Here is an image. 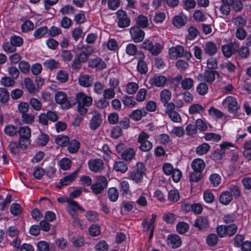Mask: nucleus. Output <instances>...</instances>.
<instances>
[{
    "mask_svg": "<svg viewBox=\"0 0 251 251\" xmlns=\"http://www.w3.org/2000/svg\"><path fill=\"white\" fill-rule=\"evenodd\" d=\"M146 168L143 163L138 162L129 174L128 178L138 183L142 182L143 177L145 175Z\"/></svg>",
    "mask_w": 251,
    "mask_h": 251,
    "instance_id": "nucleus-1",
    "label": "nucleus"
},
{
    "mask_svg": "<svg viewBox=\"0 0 251 251\" xmlns=\"http://www.w3.org/2000/svg\"><path fill=\"white\" fill-rule=\"evenodd\" d=\"M108 181L104 176H99L96 178L95 182L91 185V189L95 195L101 194L107 187Z\"/></svg>",
    "mask_w": 251,
    "mask_h": 251,
    "instance_id": "nucleus-2",
    "label": "nucleus"
},
{
    "mask_svg": "<svg viewBox=\"0 0 251 251\" xmlns=\"http://www.w3.org/2000/svg\"><path fill=\"white\" fill-rule=\"evenodd\" d=\"M20 138L19 140L22 146L27 147L30 144L31 130L28 126L20 127L18 130Z\"/></svg>",
    "mask_w": 251,
    "mask_h": 251,
    "instance_id": "nucleus-3",
    "label": "nucleus"
},
{
    "mask_svg": "<svg viewBox=\"0 0 251 251\" xmlns=\"http://www.w3.org/2000/svg\"><path fill=\"white\" fill-rule=\"evenodd\" d=\"M141 47L149 50L153 55H158L162 49V46L159 43H156L153 45L152 42L148 39L142 43Z\"/></svg>",
    "mask_w": 251,
    "mask_h": 251,
    "instance_id": "nucleus-4",
    "label": "nucleus"
},
{
    "mask_svg": "<svg viewBox=\"0 0 251 251\" xmlns=\"http://www.w3.org/2000/svg\"><path fill=\"white\" fill-rule=\"evenodd\" d=\"M149 135L142 132L138 135V142L140 144L139 149L143 151H149L152 147V143L149 141Z\"/></svg>",
    "mask_w": 251,
    "mask_h": 251,
    "instance_id": "nucleus-5",
    "label": "nucleus"
},
{
    "mask_svg": "<svg viewBox=\"0 0 251 251\" xmlns=\"http://www.w3.org/2000/svg\"><path fill=\"white\" fill-rule=\"evenodd\" d=\"M116 15L118 19V25L121 28H125L130 25V20L126 12L124 10H119Z\"/></svg>",
    "mask_w": 251,
    "mask_h": 251,
    "instance_id": "nucleus-6",
    "label": "nucleus"
},
{
    "mask_svg": "<svg viewBox=\"0 0 251 251\" xmlns=\"http://www.w3.org/2000/svg\"><path fill=\"white\" fill-rule=\"evenodd\" d=\"M166 81L167 78L165 76L155 75L149 78V83L151 87L153 86L162 87L165 85Z\"/></svg>",
    "mask_w": 251,
    "mask_h": 251,
    "instance_id": "nucleus-7",
    "label": "nucleus"
},
{
    "mask_svg": "<svg viewBox=\"0 0 251 251\" xmlns=\"http://www.w3.org/2000/svg\"><path fill=\"white\" fill-rule=\"evenodd\" d=\"M145 58V56L143 52L139 51L137 53L136 58L138 60L137 68L138 71L141 74H146L148 71V65L144 61Z\"/></svg>",
    "mask_w": 251,
    "mask_h": 251,
    "instance_id": "nucleus-8",
    "label": "nucleus"
},
{
    "mask_svg": "<svg viewBox=\"0 0 251 251\" xmlns=\"http://www.w3.org/2000/svg\"><path fill=\"white\" fill-rule=\"evenodd\" d=\"M88 164L90 170L95 173L100 172L103 169V161L99 158L90 160Z\"/></svg>",
    "mask_w": 251,
    "mask_h": 251,
    "instance_id": "nucleus-9",
    "label": "nucleus"
},
{
    "mask_svg": "<svg viewBox=\"0 0 251 251\" xmlns=\"http://www.w3.org/2000/svg\"><path fill=\"white\" fill-rule=\"evenodd\" d=\"M130 33L134 42L138 43L143 41L145 32L138 26H134L130 28Z\"/></svg>",
    "mask_w": 251,
    "mask_h": 251,
    "instance_id": "nucleus-10",
    "label": "nucleus"
},
{
    "mask_svg": "<svg viewBox=\"0 0 251 251\" xmlns=\"http://www.w3.org/2000/svg\"><path fill=\"white\" fill-rule=\"evenodd\" d=\"M223 104L228 108V111L231 112L236 111L239 108V105L236 99L232 97H227L224 100Z\"/></svg>",
    "mask_w": 251,
    "mask_h": 251,
    "instance_id": "nucleus-11",
    "label": "nucleus"
},
{
    "mask_svg": "<svg viewBox=\"0 0 251 251\" xmlns=\"http://www.w3.org/2000/svg\"><path fill=\"white\" fill-rule=\"evenodd\" d=\"M88 66L95 69L97 71H100L106 68V64L101 58L96 57L88 61Z\"/></svg>",
    "mask_w": 251,
    "mask_h": 251,
    "instance_id": "nucleus-12",
    "label": "nucleus"
},
{
    "mask_svg": "<svg viewBox=\"0 0 251 251\" xmlns=\"http://www.w3.org/2000/svg\"><path fill=\"white\" fill-rule=\"evenodd\" d=\"M216 74H218L216 71L207 69L205 71L203 74H200L198 76V78L211 83L215 80Z\"/></svg>",
    "mask_w": 251,
    "mask_h": 251,
    "instance_id": "nucleus-13",
    "label": "nucleus"
},
{
    "mask_svg": "<svg viewBox=\"0 0 251 251\" xmlns=\"http://www.w3.org/2000/svg\"><path fill=\"white\" fill-rule=\"evenodd\" d=\"M230 146H231V144L227 142H225L221 144V149L215 151L211 154V157L215 160H221L223 157V155L225 154L226 149Z\"/></svg>",
    "mask_w": 251,
    "mask_h": 251,
    "instance_id": "nucleus-14",
    "label": "nucleus"
},
{
    "mask_svg": "<svg viewBox=\"0 0 251 251\" xmlns=\"http://www.w3.org/2000/svg\"><path fill=\"white\" fill-rule=\"evenodd\" d=\"M77 103L78 105L89 106L92 102V98L86 96L84 93L80 92L76 95Z\"/></svg>",
    "mask_w": 251,
    "mask_h": 251,
    "instance_id": "nucleus-15",
    "label": "nucleus"
},
{
    "mask_svg": "<svg viewBox=\"0 0 251 251\" xmlns=\"http://www.w3.org/2000/svg\"><path fill=\"white\" fill-rule=\"evenodd\" d=\"M194 226L200 230H203L209 226V221L207 217L200 216L195 221Z\"/></svg>",
    "mask_w": 251,
    "mask_h": 251,
    "instance_id": "nucleus-16",
    "label": "nucleus"
},
{
    "mask_svg": "<svg viewBox=\"0 0 251 251\" xmlns=\"http://www.w3.org/2000/svg\"><path fill=\"white\" fill-rule=\"evenodd\" d=\"M102 123L101 114L98 112H95L94 115L90 122V127L95 130L100 126Z\"/></svg>",
    "mask_w": 251,
    "mask_h": 251,
    "instance_id": "nucleus-17",
    "label": "nucleus"
},
{
    "mask_svg": "<svg viewBox=\"0 0 251 251\" xmlns=\"http://www.w3.org/2000/svg\"><path fill=\"white\" fill-rule=\"evenodd\" d=\"M93 80V77L92 76L86 74L81 75L78 77L79 85L85 87L92 86Z\"/></svg>",
    "mask_w": 251,
    "mask_h": 251,
    "instance_id": "nucleus-18",
    "label": "nucleus"
},
{
    "mask_svg": "<svg viewBox=\"0 0 251 251\" xmlns=\"http://www.w3.org/2000/svg\"><path fill=\"white\" fill-rule=\"evenodd\" d=\"M168 244L173 248L179 247L182 243L181 240L179 236L176 234H171L167 238Z\"/></svg>",
    "mask_w": 251,
    "mask_h": 251,
    "instance_id": "nucleus-19",
    "label": "nucleus"
},
{
    "mask_svg": "<svg viewBox=\"0 0 251 251\" xmlns=\"http://www.w3.org/2000/svg\"><path fill=\"white\" fill-rule=\"evenodd\" d=\"M169 54L171 57L173 58L180 57L184 54L183 47L180 46L172 47L169 50Z\"/></svg>",
    "mask_w": 251,
    "mask_h": 251,
    "instance_id": "nucleus-20",
    "label": "nucleus"
},
{
    "mask_svg": "<svg viewBox=\"0 0 251 251\" xmlns=\"http://www.w3.org/2000/svg\"><path fill=\"white\" fill-rule=\"evenodd\" d=\"M218 49L216 45L213 42L209 41L205 43L204 47L205 53L210 56H212L216 53Z\"/></svg>",
    "mask_w": 251,
    "mask_h": 251,
    "instance_id": "nucleus-21",
    "label": "nucleus"
},
{
    "mask_svg": "<svg viewBox=\"0 0 251 251\" xmlns=\"http://www.w3.org/2000/svg\"><path fill=\"white\" fill-rule=\"evenodd\" d=\"M191 167L193 171L202 173L205 167V163L202 159L197 158L192 161Z\"/></svg>",
    "mask_w": 251,
    "mask_h": 251,
    "instance_id": "nucleus-22",
    "label": "nucleus"
},
{
    "mask_svg": "<svg viewBox=\"0 0 251 251\" xmlns=\"http://www.w3.org/2000/svg\"><path fill=\"white\" fill-rule=\"evenodd\" d=\"M37 248L39 251H55V247L53 244L41 241L38 243Z\"/></svg>",
    "mask_w": 251,
    "mask_h": 251,
    "instance_id": "nucleus-23",
    "label": "nucleus"
},
{
    "mask_svg": "<svg viewBox=\"0 0 251 251\" xmlns=\"http://www.w3.org/2000/svg\"><path fill=\"white\" fill-rule=\"evenodd\" d=\"M232 200V195L228 191L223 192L219 197L220 202L224 205L228 204Z\"/></svg>",
    "mask_w": 251,
    "mask_h": 251,
    "instance_id": "nucleus-24",
    "label": "nucleus"
},
{
    "mask_svg": "<svg viewBox=\"0 0 251 251\" xmlns=\"http://www.w3.org/2000/svg\"><path fill=\"white\" fill-rule=\"evenodd\" d=\"M9 149L12 154H16L19 152L20 149H25L27 147L22 146L21 145V142L19 140V142H11L9 145Z\"/></svg>",
    "mask_w": 251,
    "mask_h": 251,
    "instance_id": "nucleus-25",
    "label": "nucleus"
},
{
    "mask_svg": "<svg viewBox=\"0 0 251 251\" xmlns=\"http://www.w3.org/2000/svg\"><path fill=\"white\" fill-rule=\"evenodd\" d=\"M78 170H79L77 169L72 174L65 176L62 179H60V184H62V185H67L70 184L71 182L74 181V180L78 174Z\"/></svg>",
    "mask_w": 251,
    "mask_h": 251,
    "instance_id": "nucleus-26",
    "label": "nucleus"
},
{
    "mask_svg": "<svg viewBox=\"0 0 251 251\" xmlns=\"http://www.w3.org/2000/svg\"><path fill=\"white\" fill-rule=\"evenodd\" d=\"M172 93L168 89H164L160 92V98L161 101L166 106L168 102L171 100Z\"/></svg>",
    "mask_w": 251,
    "mask_h": 251,
    "instance_id": "nucleus-27",
    "label": "nucleus"
},
{
    "mask_svg": "<svg viewBox=\"0 0 251 251\" xmlns=\"http://www.w3.org/2000/svg\"><path fill=\"white\" fill-rule=\"evenodd\" d=\"M136 26L140 28H145L149 25L148 20L147 17L142 15L138 16L136 19Z\"/></svg>",
    "mask_w": 251,
    "mask_h": 251,
    "instance_id": "nucleus-28",
    "label": "nucleus"
},
{
    "mask_svg": "<svg viewBox=\"0 0 251 251\" xmlns=\"http://www.w3.org/2000/svg\"><path fill=\"white\" fill-rule=\"evenodd\" d=\"M113 168L116 172H120L122 173H125L128 170L127 164L121 161L115 162L113 165Z\"/></svg>",
    "mask_w": 251,
    "mask_h": 251,
    "instance_id": "nucleus-29",
    "label": "nucleus"
},
{
    "mask_svg": "<svg viewBox=\"0 0 251 251\" xmlns=\"http://www.w3.org/2000/svg\"><path fill=\"white\" fill-rule=\"evenodd\" d=\"M67 96L63 92H57L55 95V99L56 103L60 104H64L67 100Z\"/></svg>",
    "mask_w": 251,
    "mask_h": 251,
    "instance_id": "nucleus-30",
    "label": "nucleus"
},
{
    "mask_svg": "<svg viewBox=\"0 0 251 251\" xmlns=\"http://www.w3.org/2000/svg\"><path fill=\"white\" fill-rule=\"evenodd\" d=\"M146 113V112L145 111H143L140 109H136L133 110L129 115V117L134 121H139L142 118L143 116H145Z\"/></svg>",
    "mask_w": 251,
    "mask_h": 251,
    "instance_id": "nucleus-31",
    "label": "nucleus"
},
{
    "mask_svg": "<svg viewBox=\"0 0 251 251\" xmlns=\"http://www.w3.org/2000/svg\"><path fill=\"white\" fill-rule=\"evenodd\" d=\"M80 143L75 140H72L68 145V150L71 153L76 152L79 148Z\"/></svg>",
    "mask_w": 251,
    "mask_h": 251,
    "instance_id": "nucleus-32",
    "label": "nucleus"
},
{
    "mask_svg": "<svg viewBox=\"0 0 251 251\" xmlns=\"http://www.w3.org/2000/svg\"><path fill=\"white\" fill-rule=\"evenodd\" d=\"M210 146L207 143H202L199 145L196 150V153L200 155H203L206 154L209 150Z\"/></svg>",
    "mask_w": 251,
    "mask_h": 251,
    "instance_id": "nucleus-33",
    "label": "nucleus"
},
{
    "mask_svg": "<svg viewBox=\"0 0 251 251\" xmlns=\"http://www.w3.org/2000/svg\"><path fill=\"white\" fill-rule=\"evenodd\" d=\"M194 81L191 78H185L181 81V87L184 90H189L194 86Z\"/></svg>",
    "mask_w": 251,
    "mask_h": 251,
    "instance_id": "nucleus-34",
    "label": "nucleus"
},
{
    "mask_svg": "<svg viewBox=\"0 0 251 251\" xmlns=\"http://www.w3.org/2000/svg\"><path fill=\"white\" fill-rule=\"evenodd\" d=\"M208 90V86L205 82H201L197 86V92L201 96L207 94Z\"/></svg>",
    "mask_w": 251,
    "mask_h": 251,
    "instance_id": "nucleus-35",
    "label": "nucleus"
},
{
    "mask_svg": "<svg viewBox=\"0 0 251 251\" xmlns=\"http://www.w3.org/2000/svg\"><path fill=\"white\" fill-rule=\"evenodd\" d=\"M108 197L110 201H116L119 197L118 190L114 187L110 188L108 190Z\"/></svg>",
    "mask_w": 251,
    "mask_h": 251,
    "instance_id": "nucleus-36",
    "label": "nucleus"
},
{
    "mask_svg": "<svg viewBox=\"0 0 251 251\" xmlns=\"http://www.w3.org/2000/svg\"><path fill=\"white\" fill-rule=\"evenodd\" d=\"M122 157L124 160H130L135 156V152L133 149L128 148L124 152L122 153Z\"/></svg>",
    "mask_w": 251,
    "mask_h": 251,
    "instance_id": "nucleus-37",
    "label": "nucleus"
},
{
    "mask_svg": "<svg viewBox=\"0 0 251 251\" xmlns=\"http://www.w3.org/2000/svg\"><path fill=\"white\" fill-rule=\"evenodd\" d=\"M9 99V94L5 88H0V101L6 103Z\"/></svg>",
    "mask_w": 251,
    "mask_h": 251,
    "instance_id": "nucleus-38",
    "label": "nucleus"
},
{
    "mask_svg": "<svg viewBox=\"0 0 251 251\" xmlns=\"http://www.w3.org/2000/svg\"><path fill=\"white\" fill-rule=\"evenodd\" d=\"M25 84L26 88L28 90L29 93H35L36 90L33 81L29 77H26L25 79Z\"/></svg>",
    "mask_w": 251,
    "mask_h": 251,
    "instance_id": "nucleus-39",
    "label": "nucleus"
},
{
    "mask_svg": "<svg viewBox=\"0 0 251 251\" xmlns=\"http://www.w3.org/2000/svg\"><path fill=\"white\" fill-rule=\"evenodd\" d=\"M236 38L240 40H244L247 35V33L243 27H238L235 33Z\"/></svg>",
    "mask_w": 251,
    "mask_h": 251,
    "instance_id": "nucleus-40",
    "label": "nucleus"
},
{
    "mask_svg": "<svg viewBox=\"0 0 251 251\" xmlns=\"http://www.w3.org/2000/svg\"><path fill=\"white\" fill-rule=\"evenodd\" d=\"M206 240L209 246H214L218 242V238L215 234L211 233L206 237Z\"/></svg>",
    "mask_w": 251,
    "mask_h": 251,
    "instance_id": "nucleus-41",
    "label": "nucleus"
},
{
    "mask_svg": "<svg viewBox=\"0 0 251 251\" xmlns=\"http://www.w3.org/2000/svg\"><path fill=\"white\" fill-rule=\"evenodd\" d=\"M122 101L124 105L130 108L133 107L136 104V102L134 100L133 98L129 96L123 97Z\"/></svg>",
    "mask_w": 251,
    "mask_h": 251,
    "instance_id": "nucleus-42",
    "label": "nucleus"
},
{
    "mask_svg": "<svg viewBox=\"0 0 251 251\" xmlns=\"http://www.w3.org/2000/svg\"><path fill=\"white\" fill-rule=\"evenodd\" d=\"M22 211L20 204L17 203H12L10 206V212L14 216L19 215Z\"/></svg>",
    "mask_w": 251,
    "mask_h": 251,
    "instance_id": "nucleus-43",
    "label": "nucleus"
},
{
    "mask_svg": "<svg viewBox=\"0 0 251 251\" xmlns=\"http://www.w3.org/2000/svg\"><path fill=\"white\" fill-rule=\"evenodd\" d=\"M48 32V29L47 26H42L39 27L34 32V36L36 38H40L45 35Z\"/></svg>",
    "mask_w": 251,
    "mask_h": 251,
    "instance_id": "nucleus-44",
    "label": "nucleus"
},
{
    "mask_svg": "<svg viewBox=\"0 0 251 251\" xmlns=\"http://www.w3.org/2000/svg\"><path fill=\"white\" fill-rule=\"evenodd\" d=\"M202 176V173L193 171L189 175V179L191 182H196L200 181Z\"/></svg>",
    "mask_w": 251,
    "mask_h": 251,
    "instance_id": "nucleus-45",
    "label": "nucleus"
},
{
    "mask_svg": "<svg viewBox=\"0 0 251 251\" xmlns=\"http://www.w3.org/2000/svg\"><path fill=\"white\" fill-rule=\"evenodd\" d=\"M5 133L10 136H13L18 132L17 128L13 125H8L4 128Z\"/></svg>",
    "mask_w": 251,
    "mask_h": 251,
    "instance_id": "nucleus-46",
    "label": "nucleus"
},
{
    "mask_svg": "<svg viewBox=\"0 0 251 251\" xmlns=\"http://www.w3.org/2000/svg\"><path fill=\"white\" fill-rule=\"evenodd\" d=\"M220 135L214 133H207L205 135V139L206 141L217 142L221 140Z\"/></svg>",
    "mask_w": 251,
    "mask_h": 251,
    "instance_id": "nucleus-47",
    "label": "nucleus"
},
{
    "mask_svg": "<svg viewBox=\"0 0 251 251\" xmlns=\"http://www.w3.org/2000/svg\"><path fill=\"white\" fill-rule=\"evenodd\" d=\"M56 77L60 82L65 83L68 80L69 76L66 72L61 70L57 73Z\"/></svg>",
    "mask_w": 251,
    "mask_h": 251,
    "instance_id": "nucleus-48",
    "label": "nucleus"
},
{
    "mask_svg": "<svg viewBox=\"0 0 251 251\" xmlns=\"http://www.w3.org/2000/svg\"><path fill=\"white\" fill-rule=\"evenodd\" d=\"M138 88V84L135 82H129L126 85V92L130 95L134 94Z\"/></svg>",
    "mask_w": 251,
    "mask_h": 251,
    "instance_id": "nucleus-49",
    "label": "nucleus"
},
{
    "mask_svg": "<svg viewBox=\"0 0 251 251\" xmlns=\"http://www.w3.org/2000/svg\"><path fill=\"white\" fill-rule=\"evenodd\" d=\"M49 137L48 135L44 133H41L37 139V144L42 146H44L47 145L49 142Z\"/></svg>",
    "mask_w": 251,
    "mask_h": 251,
    "instance_id": "nucleus-50",
    "label": "nucleus"
},
{
    "mask_svg": "<svg viewBox=\"0 0 251 251\" xmlns=\"http://www.w3.org/2000/svg\"><path fill=\"white\" fill-rule=\"evenodd\" d=\"M35 119V116L32 114H28L26 113L22 115V121L26 124H32Z\"/></svg>",
    "mask_w": 251,
    "mask_h": 251,
    "instance_id": "nucleus-51",
    "label": "nucleus"
},
{
    "mask_svg": "<svg viewBox=\"0 0 251 251\" xmlns=\"http://www.w3.org/2000/svg\"><path fill=\"white\" fill-rule=\"evenodd\" d=\"M19 67L21 72L25 74L29 73L30 69L29 64L25 61H22L19 63Z\"/></svg>",
    "mask_w": 251,
    "mask_h": 251,
    "instance_id": "nucleus-52",
    "label": "nucleus"
},
{
    "mask_svg": "<svg viewBox=\"0 0 251 251\" xmlns=\"http://www.w3.org/2000/svg\"><path fill=\"white\" fill-rule=\"evenodd\" d=\"M188 31L189 33L188 39L190 40L194 39L199 34V30L193 26H190L188 28Z\"/></svg>",
    "mask_w": 251,
    "mask_h": 251,
    "instance_id": "nucleus-53",
    "label": "nucleus"
},
{
    "mask_svg": "<svg viewBox=\"0 0 251 251\" xmlns=\"http://www.w3.org/2000/svg\"><path fill=\"white\" fill-rule=\"evenodd\" d=\"M188 225L184 222H180L176 226L177 231L181 234L185 233L188 231Z\"/></svg>",
    "mask_w": 251,
    "mask_h": 251,
    "instance_id": "nucleus-54",
    "label": "nucleus"
},
{
    "mask_svg": "<svg viewBox=\"0 0 251 251\" xmlns=\"http://www.w3.org/2000/svg\"><path fill=\"white\" fill-rule=\"evenodd\" d=\"M209 179L214 186H217L220 184L221 178L219 175L213 174L210 176Z\"/></svg>",
    "mask_w": 251,
    "mask_h": 251,
    "instance_id": "nucleus-55",
    "label": "nucleus"
},
{
    "mask_svg": "<svg viewBox=\"0 0 251 251\" xmlns=\"http://www.w3.org/2000/svg\"><path fill=\"white\" fill-rule=\"evenodd\" d=\"M218 67V62L217 59L211 57L207 60V67L208 70H213Z\"/></svg>",
    "mask_w": 251,
    "mask_h": 251,
    "instance_id": "nucleus-56",
    "label": "nucleus"
},
{
    "mask_svg": "<svg viewBox=\"0 0 251 251\" xmlns=\"http://www.w3.org/2000/svg\"><path fill=\"white\" fill-rule=\"evenodd\" d=\"M60 165L63 170H67L71 168V161L69 158H63L60 161Z\"/></svg>",
    "mask_w": 251,
    "mask_h": 251,
    "instance_id": "nucleus-57",
    "label": "nucleus"
},
{
    "mask_svg": "<svg viewBox=\"0 0 251 251\" xmlns=\"http://www.w3.org/2000/svg\"><path fill=\"white\" fill-rule=\"evenodd\" d=\"M168 199L172 201H177L179 199V195L177 190H172L169 192Z\"/></svg>",
    "mask_w": 251,
    "mask_h": 251,
    "instance_id": "nucleus-58",
    "label": "nucleus"
},
{
    "mask_svg": "<svg viewBox=\"0 0 251 251\" xmlns=\"http://www.w3.org/2000/svg\"><path fill=\"white\" fill-rule=\"evenodd\" d=\"M238 55L242 58H246L250 54V49L247 47H242L238 51Z\"/></svg>",
    "mask_w": 251,
    "mask_h": 251,
    "instance_id": "nucleus-59",
    "label": "nucleus"
},
{
    "mask_svg": "<svg viewBox=\"0 0 251 251\" xmlns=\"http://www.w3.org/2000/svg\"><path fill=\"white\" fill-rule=\"evenodd\" d=\"M103 98L106 100L111 99L115 97V91L112 88H108L104 90L103 92Z\"/></svg>",
    "mask_w": 251,
    "mask_h": 251,
    "instance_id": "nucleus-60",
    "label": "nucleus"
},
{
    "mask_svg": "<svg viewBox=\"0 0 251 251\" xmlns=\"http://www.w3.org/2000/svg\"><path fill=\"white\" fill-rule=\"evenodd\" d=\"M238 227L235 224H231L226 226V235L229 236H232L237 232Z\"/></svg>",
    "mask_w": 251,
    "mask_h": 251,
    "instance_id": "nucleus-61",
    "label": "nucleus"
},
{
    "mask_svg": "<svg viewBox=\"0 0 251 251\" xmlns=\"http://www.w3.org/2000/svg\"><path fill=\"white\" fill-rule=\"evenodd\" d=\"M10 42L16 48L17 47H20L23 45V39L17 36H13L10 38Z\"/></svg>",
    "mask_w": 251,
    "mask_h": 251,
    "instance_id": "nucleus-62",
    "label": "nucleus"
},
{
    "mask_svg": "<svg viewBox=\"0 0 251 251\" xmlns=\"http://www.w3.org/2000/svg\"><path fill=\"white\" fill-rule=\"evenodd\" d=\"M173 23L175 26L178 27L183 26L185 24L184 19L181 17L179 16H176L174 18Z\"/></svg>",
    "mask_w": 251,
    "mask_h": 251,
    "instance_id": "nucleus-63",
    "label": "nucleus"
},
{
    "mask_svg": "<svg viewBox=\"0 0 251 251\" xmlns=\"http://www.w3.org/2000/svg\"><path fill=\"white\" fill-rule=\"evenodd\" d=\"M72 36L75 41L78 40L79 38L82 37L84 36L82 29L79 27L75 28L72 31Z\"/></svg>",
    "mask_w": 251,
    "mask_h": 251,
    "instance_id": "nucleus-64",
    "label": "nucleus"
}]
</instances>
